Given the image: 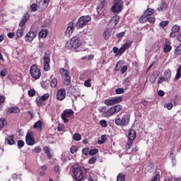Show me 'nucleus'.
<instances>
[{"label": "nucleus", "mask_w": 181, "mask_h": 181, "mask_svg": "<svg viewBox=\"0 0 181 181\" xmlns=\"http://www.w3.org/2000/svg\"><path fill=\"white\" fill-rule=\"evenodd\" d=\"M25 142L27 145H29L30 146H32L33 145H35V138H33V134L32 132H28L25 136Z\"/></svg>", "instance_id": "f8f14e48"}, {"label": "nucleus", "mask_w": 181, "mask_h": 181, "mask_svg": "<svg viewBox=\"0 0 181 181\" xmlns=\"http://www.w3.org/2000/svg\"><path fill=\"white\" fill-rule=\"evenodd\" d=\"M74 115V111L71 109H66L63 111L61 115V118L64 121V124H67L69 122V118H71Z\"/></svg>", "instance_id": "6e6552de"}, {"label": "nucleus", "mask_w": 181, "mask_h": 181, "mask_svg": "<svg viewBox=\"0 0 181 181\" xmlns=\"http://www.w3.org/2000/svg\"><path fill=\"white\" fill-rule=\"evenodd\" d=\"M42 127H43V123L40 120L36 122L33 125V128L35 129H37V128H42Z\"/></svg>", "instance_id": "72a5a7b5"}, {"label": "nucleus", "mask_w": 181, "mask_h": 181, "mask_svg": "<svg viewBox=\"0 0 181 181\" xmlns=\"http://www.w3.org/2000/svg\"><path fill=\"white\" fill-rule=\"evenodd\" d=\"M132 46V42H126L124 43L119 49L117 47H114L112 48V52L115 54V56H119V54H122L126 50H128L129 47Z\"/></svg>", "instance_id": "20e7f679"}, {"label": "nucleus", "mask_w": 181, "mask_h": 181, "mask_svg": "<svg viewBox=\"0 0 181 181\" xmlns=\"http://www.w3.org/2000/svg\"><path fill=\"white\" fill-rule=\"evenodd\" d=\"M169 25V21H162L160 23V28H166Z\"/></svg>", "instance_id": "5fc2aeb1"}, {"label": "nucleus", "mask_w": 181, "mask_h": 181, "mask_svg": "<svg viewBox=\"0 0 181 181\" xmlns=\"http://www.w3.org/2000/svg\"><path fill=\"white\" fill-rule=\"evenodd\" d=\"M116 94H124V88H118L115 90Z\"/></svg>", "instance_id": "13d9d810"}, {"label": "nucleus", "mask_w": 181, "mask_h": 181, "mask_svg": "<svg viewBox=\"0 0 181 181\" xmlns=\"http://www.w3.org/2000/svg\"><path fill=\"white\" fill-rule=\"evenodd\" d=\"M117 181H125V175H119L117 176Z\"/></svg>", "instance_id": "680f3d73"}, {"label": "nucleus", "mask_w": 181, "mask_h": 181, "mask_svg": "<svg viewBox=\"0 0 181 181\" xmlns=\"http://www.w3.org/2000/svg\"><path fill=\"white\" fill-rule=\"evenodd\" d=\"M91 21V17L90 16H81L78 19V22L76 23V28L77 29H82V28H84L88 22Z\"/></svg>", "instance_id": "39448f33"}, {"label": "nucleus", "mask_w": 181, "mask_h": 181, "mask_svg": "<svg viewBox=\"0 0 181 181\" xmlns=\"http://www.w3.org/2000/svg\"><path fill=\"white\" fill-rule=\"evenodd\" d=\"M123 98L124 97L122 96L110 98L104 100V104L108 107H111L112 105H115V104H119V103H122Z\"/></svg>", "instance_id": "423d86ee"}, {"label": "nucleus", "mask_w": 181, "mask_h": 181, "mask_svg": "<svg viewBox=\"0 0 181 181\" xmlns=\"http://www.w3.org/2000/svg\"><path fill=\"white\" fill-rule=\"evenodd\" d=\"M34 151L35 152V153H40V152H42V148L38 146L34 148Z\"/></svg>", "instance_id": "e2e57ef3"}, {"label": "nucleus", "mask_w": 181, "mask_h": 181, "mask_svg": "<svg viewBox=\"0 0 181 181\" xmlns=\"http://www.w3.org/2000/svg\"><path fill=\"white\" fill-rule=\"evenodd\" d=\"M136 138V131L134 129H130L128 132L127 139L134 141Z\"/></svg>", "instance_id": "a211bd4d"}, {"label": "nucleus", "mask_w": 181, "mask_h": 181, "mask_svg": "<svg viewBox=\"0 0 181 181\" xmlns=\"http://www.w3.org/2000/svg\"><path fill=\"white\" fill-rule=\"evenodd\" d=\"M82 153H83V155H86V156H87V155H90V148H83Z\"/></svg>", "instance_id": "8fccbe9b"}, {"label": "nucleus", "mask_w": 181, "mask_h": 181, "mask_svg": "<svg viewBox=\"0 0 181 181\" xmlns=\"http://www.w3.org/2000/svg\"><path fill=\"white\" fill-rule=\"evenodd\" d=\"M45 101L41 99L40 97H38L36 98V104L38 107H42V105H45Z\"/></svg>", "instance_id": "473e14b6"}, {"label": "nucleus", "mask_w": 181, "mask_h": 181, "mask_svg": "<svg viewBox=\"0 0 181 181\" xmlns=\"http://www.w3.org/2000/svg\"><path fill=\"white\" fill-rule=\"evenodd\" d=\"M82 43L80 37L75 36L66 43L65 47L67 50H73V49H78Z\"/></svg>", "instance_id": "f257e3e1"}, {"label": "nucleus", "mask_w": 181, "mask_h": 181, "mask_svg": "<svg viewBox=\"0 0 181 181\" xmlns=\"http://www.w3.org/2000/svg\"><path fill=\"white\" fill-rule=\"evenodd\" d=\"M116 36L117 39H121V37H124V36H125V32H121L118 33Z\"/></svg>", "instance_id": "69168bd1"}, {"label": "nucleus", "mask_w": 181, "mask_h": 181, "mask_svg": "<svg viewBox=\"0 0 181 181\" xmlns=\"http://www.w3.org/2000/svg\"><path fill=\"white\" fill-rule=\"evenodd\" d=\"M50 86L52 88H54L55 87L57 86V78H54L52 79L51 83H50Z\"/></svg>", "instance_id": "e433bc0d"}, {"label": "nucleus", "mask_w": 181, "mask_h": 181, "mask_svg": "<svg viewBox=\"0 0 181 181\" xmlns=\"http://www.w3.org/2000/svg\"><path fill=\"white\" fill-rule=\"evenodd\" d=\"M47 33H49V31L47 30V29H42L39 33V37L41 38H45L47 36Z\"/></svg>", "instance_id": "393cba45"}, {"label": "nucleus", "mask_w": 181, "mask_h": 181, "mask_svg": "<svg viewBox=\"0 0 181 181\" xmlns=\"http://www.w3.org/2000/svg\"><path fill=\"white\" fill-rule=\"evenodd\" d=\"M37 34L33 31H29L25 36L24 39L26 43H32L35 37H36Z\"/></svg>", "instance_id": "9b49d317"}, {"label": "nucleus", "mask_w": 181, "mask_h": 181, "mask_svg": "<svg viewBox=\"0 0 181 181\" xmlns=\"http://www.w3.org/2000/svg\"><path fill=\"white\" fill-rule=\"evenodd\" d=\"M100 112L104 115V117H107V107H102L99 109Z\"/></svg>", "instance_id": "a19ab883"}, {"label": "nucleus", "mask_w": 181, "mask_h": 181, "mask_svg": "<svg viewBox=\"0 0 181 181\" xmlns=\"http://www.w3.org/2000/svg\"><path fill=\"white\" fill-rule=\"evenodd\" d=\"M122 64H124V61H119L116 65V70L121 69L122 74H124L127 71V70H128V66L124 65L122 66Z\"/></svg>", "instance_id": "ddd939ff"}, {"label": "nucleus", "mask_w": 181, "mask_h": 181, "mask_svg": "<svg viewBox=\"0 0 181 181\" xmlns=\"http://www.w3.org/2000/svg\"><path fill=\"white\" fill-rule=\"evenodd\" d=\"M175 54L179 55L181 54V44H180L175 50Z\"/></svg>", "instance_id": "c03bdc74"}, {"label": "nucleus", "mask_w": 181, "mask_h": 181, "mask_svg": "<svg viewBox=\"0 0 181 181\" xmlns=\"http://www.w3.org/2000/svg\"><path fill=\"white\" fill-rule=\"evenodd\" d=\"M165 47L163 48L164 53H169L170 50H172V46L170 45V41L168 39H165Z\"/></svg>", "instance_id": "6ab92c4d"}, {"label": "nucleus", "mask_w": 181, "mask_h": 181, "mask_svg": "<svg viewBox=\"0 0 181 181\" xmlns=\"http://www.w3.org/2000/svg\"><path fill=\"white\" fill-rule=\"evenodd\" d=\"M160 179V174L157 173L151 180V181H159Z\"/></svg>", "instance_id": "4d7b16f0"}, {"label": "nucleus", "mask_w": 181, "mask_h": 181, "mask_svg": "<svg viewBox=\"0 0 181 181\" xmlns=\"http://www.w3.org/2000/svg\"><path fill=\"white\" fill-rule=\"evenodd\" d=\"M57 131H59L60 132L62 131H64V124H59L57 127Z\"/></svg>", "instance_id": "338daca9"}, {"label": "nucleus", "mask_w": 181, "mask_h": 181, "mask_svg": "<svg viewBox=\"0 0 181 181\" xmlns=\"http://www.w3.org/2000/svg\"><path fill=\"white\" fill-rule=\"evenodd\" d=\"M149 81L151 83V84H153L155 81H156V75L155 74L151 75Z\"/></svg>", "instance_id": "864d4df0"}, {"label": "nucleus", "mask_w": 181, "mask_h": 181, "mask_svg": "<svg viewBox=\"0 0 181 181\" xmlns=\"http://www.w3.org/2000/svg\"><path fill=\"white\" fill-rule=\"evenodd\" d=\"M8 145H13L15 144V135H7L6 138Z\"/></svg>", "instance_id": "4be33fe9"}, {"label": "nucleus", "mask_w": 181, "mask_h": 181, "mask_svg": "<svg viewBox=\"0 0 181 181\" xmlns=\"http://www.w3.org/2000/svg\"><path fill=\"white\" fill-rule=\"evenodd\" d=\"M64 84L65 86H69L70 83H71V77L70 75H67L66 76H64Z\"/></svg>", "instance_id": "cd10ccee"}, {"label": "nucleus", "mask_w": 181, "mask_h": 181, "mask_svg": "<svg viewBox=\"0 0 181 181\" xmlns=\"http://www.w3.org/2000/svg\"><path fill=\"white\" fill-rule=\"evenodd\" d=\"M30 74L33 78L35 80H39L40 78V76H42V72H40V69L36 65H32L30 69Z\"/></svg>", "instance_id": "0eeeda50"}, {"label": "nucleus", "mask_w": 181, "mask_h": 181, "mask_svg": "<svg viewBox=\"0 0 181 181\" xmlns=\"http://www.w3.org/2000/svg\"><path fill=\"white\" fill-rule=\"evenodd\" d=\"M66 98V89L62 88L57 91V100L58 101H63Z\"/></svg>", "instance_id": "2eb2a0df"}, {"label": "nucleus", "mask_w": 181, "mask_h": 181, "mask_svg": "<svg viewBox=\"0 0 181 181\" xmlns=\"http://www.w3.org/2000/svg\"><path fill=\"white\" fill-rule=\"evenodd\" d=\"M73 32H74V23L73 22H70L68 23L64 33L66 36H70V35L73 34Z\"/></svg>", "instance_id": "4468645a"}, {"label": "nucleus", "mask_w": 181, "mask_h": 181, "mask_svg": "<svg viewBox=\"0 0 181 181\" xmlns=\"http://www.w3.org/2000/svg\"><path fill=\"white\" fill-rule=\"evenodd\" d=\"M170 77H172V71L170 69L165 70L163 74V78L166 80H170Z\"/></svg>", "instance_id": "b1692460"}, {"label": "nucleus", "mask_w": 181, "mask_h": 181, "mask_svg": "<svg viewBox=\"0 0 181 181\" xmlns=\"http://www.w3.org/2000/svg\"><path fill=\"white\" fill-rule=\"evenodd\" d=\"M49 97H50V95L49 93H45L40 96L41 99L43 100L44 101L49 100Z\"/></svg>", "instance_id": "603ef678"}, {"label": "nucleus", "mask_w": 181, "mask_h": 181, "mask_svg": "<svg viewBox=\"0 0 181 181\" xmlns=\"http://www.w3.org/2000/svg\"><path fill=\"white\" fill-rule=\"evenodd\" d=\"M23 28H20L18 29L16 31V36L18 37V39H21V37H22V36H23Z\"/></svg>", "instance_id": "c9c22d12"}, {"label": "nucleus", "mask_w": 181, "mask_h": 181, "mask_svg": "<svg viewBox=\"0 0 181 181\" xmlns=\"http://www.w3.org/2000/svg\"><path fill=\"white\" fill-rule=\"evenodd\" d=\"M78 149H77V146H73L71 147L70 148V152L71 153H76V152H77Z\"/></svg>", "instance_id": "bf43d9fd"}, {"label": "nucleus", "mask_w": 181, "mask_h": 181, "mask_svg": "<svg viewBox=\"0 0 181 181\" xmlns=\"http://www.w3.org/2000/svg\"><path fill=\"white\" fill-rule=\"evenodd\" d=\"M71 171L73 173V179L76 181H82L84 180V172L83 170L77 166V165H73L71 168Z\"/></svg>", "instance_id": "f03ea898"}, {"label": "nucleus", "mask_w": 181, "mask_h": 181, "mask_svg": "<svg viewBox=\"0 0 181 181\" xmlns=\"http://www.w3.org/2000/svg\"><path fill=\"white\" fill-rule=\"evenodd\" d=\"M28 94L29 97H35V95H36V91L34 89H32L28 90Z\"/></svg>", "instance_id": "3c124183"}, {"label": "nucleus", "mask_w": 181, "mask_h": 181, "mask_svg": "<svg viewBox=\"0 0 181 181\" xmlns=\"http://www.w3.org/2000/svg\"><path fill=\"white\" fill-rule=\"evenodd\" d=\"M17 145L18 147L21 149V148H23V146H25V141H23V140H18Z\"/></svg>", "instance_id": "49530a36"}, {"label": "nucleus", "mask_w": 181, "mask_h": 181, "mask_svg": "<svg viewBox=\"0 0 181 181\" xmlns=\"http://www.w3.org/2000/svg\"><path fill=\"white\" fill-rule=\"evenodd\" d=\"M114 122L117 127L124 128V127H128V125H129V122H131V117L129 115H124L122 117H117L115 119Z\"/></svg>", "instance_id": "7ed1b4c3"}, {"label": "nucleus", "mask_w": 181, "mask_h": 181, "mask_svg": "<svg viewBox=\"0 0 181 181\" xmlns=\"http://www.w3.org/2000/svg\"><path fill=\"white\" fill-rule=\"evenodd\" d=\"M172 32H174L175 33H179V31L180 30V26L177 25H175L172 28H171Z\"/></svg>", "instance_id": "58836bf2"}, {"label": "nucleus", "mask_w": 181, "mask_h": 181, "mask_svg": "<svg viewBox=\"0 0 181 181\" xmlns=\"http://www.w3.org/2000/svg\"><path fill=\"white\" fill-rule=\"evenodd\" d=\"M19 107H11L8 109L7 114H19Z\"/></svg>", "instance_id": "5701e85b"}, {"label": "nucleus", "mask_w": 181, "mask_h": 181, "mask_svg": "<svg viewBox=\"0 0 181 181\" xmlns=\"http://www.w3.org/2000/svg\"><path fill=\"white\" fill-rule=\"evenodd\" d=\"M28 20H29V14L28 13L24 14V16H23V18H21L19 23L20 28H23V26H25L26 22H28Z\"/></svg>", "instance_id": "412c9836"}, {"label": "nucleus", "mask_w": 181, "mask_h": 181, "mask_svg": "<svg viewBox=\"0 0 181 181\" xmlns=\"http://www.w3.org/2000/svg\"><path fill=\"white\" fill-rule=\"evenodd\" d=\"M95 162H97V157H95V156H93L92 158H90L88 160L89 165H94V163H95Z\"/></svg>", "instance_id": "79ce46f5"}, {"label": "nucleus", "mask_w": 181, "mask_h": 181, "mask_svg": "<svg viewBox=\"0 0 181 181\" xmlns=\"http://www.w3.org/2000/svg\"><path fill=\"white\" fill-rule=\"evenodd\" d=\"M30 9H31V11H33V12H36V11H37V4H33L30 6Z\"/></svg>", "instance_id": "6e6d98bb"}, {"label": "nucleus", "mask_w": 181, "mask_h": 181, "mask_svg": "<svg viewBox=\"0 0 181 181\" xmlns=\"http://www.w3.org/2000/svg\"><path fill=\"white\" fill-rule=\"evenodd\" d=\"M44 70L45 71H49L50 70V55L47 53L44 56Z\"/></svg>", "instance_id": "9d476101"}, {"label": "nucleus", "mask_w": 181, "mask_h": 181, "mask_svg": "<svg viewBox=\"0 0 181 181\" xmlns=\"http://www.w3.org/2000/svg\"><path fill=\"white\" fill-rule=\"evenodd\" d=\"M73 138L74 141H81V135L78 133H75L73 136Z\"/></svg>", "instance_id": "ea45409f"}, {"label": "nucleus", "mask_w": 181, "mask_h": 181, "mask_svg": "<svg viewBox=\"0 0 181 181\" xmlns=\"http://www.w3.org/2000/svg\"><path fill=\"white\" fill-rule=\"evenodd\" d=\"M100 138L101 139L98 141V145H103V144H105V141H107V135H102Z\"/></svg>", "instance_id": "2f4dec72"}, {"label": "nucleus", "mask_w": 181, "mask_h": 181, "mask_svg": "<svg viewBox=\"0 0 181 181\" xmlns=\"http://www.w3.org/2000/svg\"><path fill=\"white\" fill-rule=\"evenodd\" d=\"M8 73V71L6 70V69H2L0 72V76L1 77H5V76H6Z\"/></svg>", "instance_id": "052dcab7"}, {"label": "nucleus", "mask_w": 181, "mask_h": 181, "mask_svg": "<svg viewBox=\"0 0 181 181\" xmlns=\"http://www.w3.org/2000/svg\"><path fill=\"white\" fill-rule=\"evenodd\" d=\"M115 114V112L114 111V107H111L109 110H107L106 112V117H112Z\"/></svg>", "instance_id": "c756f323"}, {"label": "nucleus", "mask_w": 181, "mask_h": 181, "mask_svg": "<svg viewBox=\"0 0 181 181\" xmlns=\"http://www.w3.org/2000/svg\"><path fill=\"white\" fill-rule=\"evenodd\" d=\"M163 81H166V79L163 76H161L159 78V79L158 81V83L162 84V83H163Z\"/></svg>", "instance_id": "774afa93"}, {"label": "nucleus", "mask_w": 181, "mask_h": 181, "mask_svg": "<svg viewBox=\"0 0 181 181\" xmlns=\"http://www.w3.org/2000/svg\"><path fill=\"white\" fill-rule=\"evenodd\" d=\"M133 144H134V140H129V139H127V141L126 143V146H125L126 151H128L129 149H130Z\"/></svg>", "instance_id": "7c9ffc66"}, {"label": "nucleus", "mask_w": 181, "mask_h": 181, "mask_svg": "<svg viewBox=\"0 0 181 181\" xmlns=\"http://www.w3.org/2000/svg\"><path fill=\"white\" fill-rule=\"evenodd\" d=\"M104 5H105V3H104L103 1H100V3L98 5L97 11H103Z\"/></svg>", "instance_id": "de8ad7c7"}, {"label": "nucleus", "mask_w": 181, "mask_h": 181, "mask_svg": "<svg viewBox=\"0 0 181 181\" xmlns=\"http://www.w3.org/2000/svg\"><path fill=\"white\" fill-rule=\"evenodd\" d=\"M45 153H46L48 159H52V153H50V148L47 146H44L43 148Z\"/></svg>", "instance_id": "c85d7f7f"}, {"label": "nucleus", "mask_w": 181, "mask_h": 181, "mask_svg": "<svg viewBox=\"0 0 181 181\" xmlns=\"http://www.w3.org/2000/svg\"><path fill=\"white\" fill-rule=\"evenodd\" d=\"M7 124H8V122L6 121V119H5V118L4 117L0 118V131L1 129H3V128H4V127Z\"/></svg>", "instance_id": "a878e982"}, {"label": "nucleus", "mask_w": 181, "mask_h": 181, "mask_svg": "<svg viewBox=\"0 0 181 181\" xmlns=\"http://www.w3.org/2000/svg\"><path fill=\"white\" fill-rule=\"evenodd\" d=\"M59 73L62 74V77H66V76L70 75V72L67 69H64V68H62L59 69Z\"/></svg>", "instance_id": "bb28decb"}, {"label": "nucleus", "mask_w": 181, "mask_h": 181, "mask_svg": "<svg viewBox=\"0 0 181 181\" xmlns=\"http://www.w3.org/2000/svg\"><path fill=\"white\" fill-rule=\"evenodd\" d=\"M118 22H119V16H115L110 19L109 25L112 26V29H114L118 25Z\"/></svg>", "instance_id": "f3484780"}, {"label": "nucleus", "mask_w": 181, "mask_h": 181, "mask_svg": "<svg viewBox=\"0 0 181 181\" xmlns=\"http://www.w3.org/2000/svg\"><path fill=\"white\" fill-rule=\"evenodd\" d=\"M100 124L103 128H107V127H108V124L107 123V121L105 119L100 120Z\"/></svg>", "instance_id": "a18cd8bd"}, {"label": "nucleus", "mask_w": 181, "mask_h": 181, "mask_svg": "<svg viewBox=\"0 0 181 181\" xmlns=\"http://www.w3.org/2000/svg\"><path fill=\"white\" fill-rule=\"evenodd\" d=\"M111 11L112 12L115 13L121 12V11H122V3L119 1L115 3V4L111 8Z\"/></svg>", "instance_id": "dca6fc26"}, {"label": "nucleus", "mask_w": 181, "mask_h": 181, "mask_svg": "<svg viewBox=\"0 0 181 181\" xmlns=\"http://www.w3.org/2000/svg\"><path fill=\"white\" fill-rule=\"evenodd\" d=\"M146 22H149V23H155V22H156V18H155V17H146Z\"/></svg>", "instance_id": "4c0bfd02"}, {"label": "nucleus", "mask_w": 181, "mask_h": 181, "mask_svg": "<svg viewBox=\"0 0 181 181\" xmlns=\"http://www.w3.org/2000/svg\"><path fill=\"white\" fill-rule=\"evenodd\" d=\"M112 107H113V110L115 111V114H117V112H119V111H121L122 110V105H115Z\"/></svg>", "instance_id": "f704fd0d"}, {"label": "nucleus", "mask_w": 181, "mask_h": 181, "mask_svg": "<svg viewBox=\"0 0 181 181\" xmlns=\"http://www.w3.org/2000/svg\"><path fill=\"white\" fill-rule=\"evenodd\" d=\"M97 153H98V149L97 148L90 149L89 151V155L91 156H94V155H97Z\"/></svg>", "instance_id": "37998d69"}, {"label": "nucleus", "mask_w": 181, "mask_h": 181, "mask_svg": "<svg viewBox=\"0 0 181 181\" xmlns=\"http://www.w3.org/2000/svg\"><path fill=\"white\" fill-rule=\"evenodd\" d=\"M112 35V28H107L103 33V37L105 40H108Z\"/></svg>", "instance_id": "aec40b11"}, {"label": "nucleus", "mask_w": 181, "mask_h": 181, "mask_svg": "<svg viewBox=\"0 0 181 181\" xmlns=\"http://www.w3.org/2000/svg\"><path fill=\"white\" fill-rule=\"evenodd\" d=\"M6 97L0 95V105H2L5 103Z\"/></svg>", "instance_id": "0e129e2a"}, {"label": "nucleus", "mask_w": 181, "mask_h": 181, "mask_svg": "<svg viewBox=\"0 0 181 181\" xmlns=\"http://www.w3.org/2000/svg\"><path fill=\"white\" fill-rule=\"evenodd\" d=\"M84 86L85 87H88V88H90V87H91V79H87L86 81H85Z\"/></svg>", "instance_id": "09e8293b"}, {"label": "nucleus", "mask_w": 181, "mask_h": 181, "mask_svg": "<svg viewBox=\"0 0 181 181\" xmlns=\"http://www.w3.org/2000/svg\"><path fill=\"white\" fill-rule=\"evenodd\" d=\"M155 13V10L151 8H148L143 13V15L139 18V21L140 23H146V18L152 16Z\"/></svg>", "instance_id": "1a4fd4ad"}]
</instances>
